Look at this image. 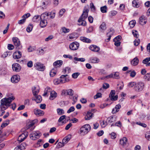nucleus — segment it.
<instances>
[{"label": "nucleus", "instance_id": "26", "mask_svg": "<svg viewBox=\"0 0 150 150\" xmlns=\"http://www.w3.org/2000/svg\"><path fill=\"white\" fill-rule=\"evenodd\" d=\"M90 62L96 63L99 62V59L97 57H92L90 58Z\"/></svg>", "mask_w": 150, "mask_h": 150}, {"label": "nucleus", "instance_id": "42", "mask_svg": "<svg viewBox=\"0 0 150 150\" xmlns=\"http://www.w3.org/2000/svg\"><path fill=\"white\" fill-rule=\"evenodd\" d=\"M136 83L134 82H131L129 83L128 84V86L129 88H132L136 86Z\"/></svg>", "mask_w": 150, "mask_h": 150}, {"label": "nucleus", "instance_id": "61", "mask_svg": "<svg viewBox=\"0 0 150 150\" xmlns=\"http://www.w3.org/2000/svg\"><path fill=\"white\" fill-rule=\"evenodd\" d=\"M90 7L91 8L92 11H95V7L93 3H90Z\"/></svg>", "mask_w": 150, "mask_h": 150}, {"label": "nucleus", "instance_id": "5", "mask_svg": "<svg viewBox=\"0 0 150 150\" xmlns=\"http://www.w3.org/2000/svg\"><path fill=\"white\" fill-rule=\"evenodd\" d=\"M41 133L38 131L34 132L32 134H30V139L33 140H35L38 139L41 136Z\"/></svg>", "mask_w": 150, "mask_h": 150}, {"label": "nucleus", "instance_id": "28", "mask_svg": "<svg viewBox=\"0 0 150 150\" xmlns=\"http://www.w3.org/2000/svg\"><path fill=\"white\" fill-rule=\"evenodd\" d=\"M68 80L65 79V80L62 79H55L54 81V83L56 85H57L59 84L60 83H64L65 82V81H67Z\"/></svg>", "mask_w": 150, "mask_h": 150}, {"label": "nucleus", "instance_id": "1", "mask_svg": "<svg viewBox=\"0 0 150 150\" xmlns=\"http://www.w3.org/2000/svg\"><path fill=\"white\" fill-rule=\"evenodd\" d=\"M15 99V97L12 96L2 99L1 100V104L0 105L1 111H3L7 109L10 106V103Z\"/></svg>", "mask_w": 150, "mask_h": 150}, {"label": "nucleus", "instance_id": "50", "mask_svg": "<svg viewBox=\"0 0 150 150\" xmlns=\"http://www.w3.org/2000/svg\"><path fill=\"white\" fill-rule=\"evenodd\" d=\"M100 28L101 30H104L106 29V27L105 23L104 22H103L100 26Z\"/></svg>", "mask_w": 150, "mask_h": 150}, {"label": "nucleus", "instance_id": "52", "mask_svg": "<svg viewBox=\"0 0 150 150\" xmlns=\"http://www.w3.org/2000/svg\"><path fill=\"white\" fill-rule=\"evenodd\" d=\"M75 110V108L74 106L71 107L69 109L67 110V113H69L73 111H74Z\"/></svg>", "mask_w": 150, "mask_h": 150}, {"label": "nucleus", "instance_id": "14", "mask_svg": "<svg viewBox=\"0 0 150 150\" xmlns=\"http://www.w3.org/2000/svg\"><path fill=\"white\" fill-rule=\"evenodd\" d=\"M63 64V61L61 60H58L55 62L53 64V66L57 68L60 67Z\"/></svg>", "mask_w": 150, "mask_h": 150}, {"label": "nucleus", "instance_id": "25", "mask_svg": "<svg viewBox=\"0 0 150 150\" xmlns=\"http://www.w3.org/2000/svg\"><path fill=\"white\" fill-rule=\"evenodd\" d=\"M57 96V93L54 91H52L50 93V99L51 100H53Z\"/></svg>", "mask_w": 150, "mask_h": 150}, {"label": "nucleus", "instance_id": "4", "mask_svg": "<svg viewBox=\"0 0 150 150\" xmlns=\"http://www.w3.org/2000/svg\"><path fill=\"white\" fill-rule=\"evenodd\" d=\"M144 86L145 84L144 82H139L136 83V86H134V89L136 92H140L143 90Z\"/></svg>", "mask_w": 150, "mask_h": 150}, {"label": "nucleus", "instance_id": "21", "mask_svg": "<svg viewBox=\"0 0 150 150\" xmlns=\"http://www.w3.org/2000/svg\"><path fill=\"white\" fill-rule=\"evenodd\" d=\"M127 143V139L124 137L120 140V144L123 146H125Z\"/></svg>", "mask_w": 150, "mask_h": 150}, {"label": "nucleus", "instance_id": "38", "mask_svg": "<svg viewBox=\"0 0 150 150\" xmlns=\"http://www.w3.org/2000/svg\"><path fill=\"white\" fill-rule=\"evenodd\" d=\"M57 114L60 115H62L64 113L63 109L60 108H57Z\"/></svg>", "mask_w": 150, "mask_h": 150}, {"label": "nucleus", "instance_id": "30", "mask_svg": "<svg viewBox=\"0 0 150 150\" xmlns=\"http://www.w3.org/2000/svg\"><path fill=\"white\" fill-rule=\"evenodd\" d=\"M41 15L40 16L39 15L35 16L33 18L32 20L33 22H37L40 21L41 19Z\"/></svg>", "mask_w": 150, "mask_h": 150}, {"label": "nucleus", "instance_id": "47", "mask_svg": "<svg viewBox=\"0 0 150 150\" xmlns=\"http://www.w3.org/2000/svg\"><path fill=\"white\" fill-rule=\"evenodd\" d=\"M120 78L119 74L118 72H116L113 74V78L115 79H119Z\"/></svg>", "mask_w": 150, "mask_h": 150}, {"label": "nucleus", "instance_id": "15", "mask_svg": "<svg viewBox=\"0 0 150 150\" xmlns=\"http://www.w3.org/2000/svg\"><path fill=\"white\" fill-rule=\"evenodd\" d=\"M71 137V135L69 134L65 137L62 140V142L63 144H65L68 142Z\"/></svg>", "mask_w": 150, "mask_h": 150}, {"label": "nucleus", "instance_id": "18", "mask_svg": "<svg viewBox=\"0 0 150 150\" xmlns=\"http://www.w3.org/2000/svg\"><path fill=\"white\" fill-rule=\"evenodd\" d=\"M27 137V135H25L24 133H22L19 136L18 138V141L19 142H21L26 138Z\"/></svg>", "mask_w": 150, "mask_h": 150}, {"label": "nucleus", "instance_id": "23", "mask_svg": "<svg viewBox=\"0 0 150 150\" xmlns=\"http://www.w3.org/2000/svg\"><path fill=\"white\" fill-rule=\"evenodd\" d=\"M117 117L115 116H112L108 117L107 119L108 122L111 123L115 122L116 120Z\"/></svg>", "mask_w": 150, "mask_h": 150}, {"label": "nucleus", "instance_id": "31", "mask_svg": "<svg viewBox=\"0 0 150 150\" xmlns=\"http://www.w3.org/2000/svg\"><path fill=\"white\" fill-rule=\"evenodd\" d=\"M84 19L81 18V20L79 21V19L78 20V22L79 23L78 25H82L85 26L86 25V23Z\"/></svg>", "mask_w": 150, "mask_h": 150}, {"label": "nucleus", "instance_id": "8", "mask_svg": "<svg viewBox=\"0 0 150 150\" xmlns=\"http://www.w3.org/2000/svg\"><path fill=\"white\" fill-rule=\"evenodd\" d=\"M79 46V43L77 42H73L69 45L70 49L72 50H77Z\"/></svg>", "mask_w": 150, "mask_h": 150}, {"label": "nucleus", "instance_id": "51", "mask_svg": "<svg viewBox=\"0 0 150 150\" xmlns=\"http://www.w3.org/2000/svg\"><path fill=\"white\" fill-rule=\"evenodd\" d=\"M100 125L103 127H105L107 125V122H106L105 123L104 120L100 121Z\"/></svg>", "mask_w": 150, "mask_h": 150}, {"label": "nucleus", "instance_id": "41", "mask_svg": "<svg viewBox=\"0 0 150 150\" xmlns=\"http://www.w3.org/2000/svg\"><path fill=\"white\" fill-rule=\"evenodd\" d=\"M92 114L90 112H88L85 117V120H90Z\"/></svg>", "mask_w": 150, "mask_h": 150}, {"label": "nucleus", "instance_id": "35", "mask_svg": "<svg viewBox=\"0 0 150 150\" xmlns=\"http://www.w3.org/2000/svg\"><path fill=\"white\" fill-rule=\"evenodd\" d=\"M146 22V21L144 19L143 17H141L139 18V23L142 25H143L145 24Z\"/></svg>", "mask_w": 150, "mask_h": 150}, {"label": "nucleus", "instance_id": "24", "mask_svg": "<svg viewBox=\"0 0 150 150\" xmlns=\"http://www.w3.org/2000/svg\"><path fill=\"white\" fill-rule=\"evenodd\" d=\"M139 62V59L137 57H136L131 61V63L132 65L136 66L138 64Z\"/></svg>", "mask_w": 150, "mask_h": 150}, {"label": "nucleus", "instance_id": "16", "mask_svg": "<svg viewBox=\"0 0 150 150\" xmlns=\"http://www.w3.org/2000/svg\"><path fill=\"white\" fill-rule=\"evenodd\" d=\"M34 114L38 116H40L43 115L44 112L40 110L35 109L34 110Z\"/></svg>", "mask_w": 150, "mask_h": 150}, {"label": "nucleus", "instance_id": "29", "mask_svg": "<svg viewBox=\"0 0 150 150\" xmlns=\"http://www.w3.org/2000/svg\"><path fill=\"white\" fill-rule=\"evenodd\" d=\"M32 90L33 94L34 96L37 95L39 92V90L38 88L36 89V87L35 86L32 88Z\"/></svg>", "mask_w": 150, "mask_h": 150}, {"label": "nucleus", "instance_id": "44", "mask_svg": "<svg viewBox=\"0 0 150 150\" xmlns=\"http://www.w3.org/2000/svg\"><path fill=\"white\" fill-rule=\"evenodd\" d=\"M70 71V68L69 67H67L65 68L62 71V72L64 74H68Z\"/></svg>", "mask_w": 150, "mask_h": 150}, {"label": "nucleus", "instance_id": "3", "mask_svg": "<svg viewBox=\"0 0 150 150\" xmlns=\"http://www.w3.org/2000/svg\"><path fill=\"white\" fill-rule=\"evenodd\" d=\"M91 127L89 124H86L82 126L80 129V133L82 135L87 134L91 130Z\"/></svg>", "mask_w": 150, "mask_h": 150}, {"label": "nucleus", "instance_id": "34", "mask_svg": "<svg viewBox=\"0 0 150 150\" xmlns=\"http://www.w3.org/2000/svg\"><path fill=\"white\" fill-rule=\"evenodd\" d=\"M113 32H111V30H110L109 32L107 33L106 35L107 37H108V38L107 39V40H106V42L109 41L111 38V37L113 34Z\"/></svg>", "mask_w": 150, "mask_h": 150}, {"label": "nucleus", "instance_id": "11", "mask_svg": "<svg viewBox=\"0 0 150 150\" xmlns=\"http://www.w3.org/2000/svg\"><path fill=\"white\" fill-rule=\"evenodd\" d=\"M62 93L63 95L72 96L74 92L71 89H69L62 90Z\"/></svg>", "mask_w": 150, "mask_h": 150}, {"label": "nucleus", "instance_id": "37", "mask_svg": "<svg viewBox=\"0 0 150 150\" xmlns=\"http://www.w3.org/2000/svg\"><path fill=\"white\" fill-rule=\"evenodd\" d=\"M144 79L146 81L150 80V72L146 74L144 76Z\"/></svg>", "mask_w": 150, "mask_h": 150}, {"label": "nucleus", "instance_id": "36", "mask_svg": "<svg viewBox=\"0 0 150 150\" xmlns=\"http://www.w3.org/2000/svg\"><path fill=\"white\" fill-rule=\"evenodd\" d=\"M56 69L54 68L52 69L50 72V76L51 77H53L56 74Z\"/></svg>", "mask_w": 150, "mask_h": 150}, {"label": "nucleus", "instance_id": "13", "mask_svg": "<svg viewBox=\"0 0 150 150\" xmlns=\"http://www.w3.org/2000/svg\"><path fill=\"white\" fill-rule=\"evenodd\" d=\"M20 80V77L18 75H15L13 76L11 79V81L12 83H17Z\"/></svg>", "mask_w": 150, "mask_h": 150}, {"label": "nucleus", "instance_id": "57", "mask_svg": "<svg viewBox=\"0 0 150 150\" xmlns=\"http://www.w3.org/2000/svg\"><path fill=\"white\" fill-rule=\"evenodd\" d=\"M25 18H22V19L20 20H19L18 22V23L19 24H23L25 22Z\"/></svg>", "mask_w": 150, "mask_h": 150}, {"label": "nucleus", "instance_id": "56", "mask_svg": "<svg viewBox=\"0 0 150 150\" xmlns=\"http://www.w3.org/2000/svg\"><path fill=\"white\" fill-rule=\"evenodd\" d=\"M115 91L114 90H112L111 91L110 93L109 94V97L111 98L112 96H114L115 94Z\"/></svg>", "mask_w": 150, "mask_h": 150}, {"label": "nucleus", "instance_id": "33", "mask_svg": "<svg viewBox=\"0 0 150 150\" xmlns=\"http://www.w3.org/2000/svg\"><path fill=\"white\" fill-rule=\"evenodd\" d=\"M80 40L84 42L88 43H90L91 42V40L85 37H81L80 38Z\"/></svg>", "mask_w": 150, "mask_h": 150}, {"label": "nucleus", "instance_id": "63", "mask_svg": "<svg viewBox=\"0 0 150 150\" xmlns=\"http://www.w3.org/2000/svg\"><path fill=\"white\" fill-rule=\"evenodd\" d=\"M109 85L108 83H105L103 84V87L105 89H107L109 87Z\"/></svg>", "mask_w": 150, "mask_h": 150}, {"label": "nucleus", "instance_id": "62", "mask_svg": "<svg viewBox=\"0 0 150 150\" xmlns=\"http://www.w3.org/2000/svg\"><path fill=\"white\" fill-rule=\"evenodd\" d=\"M117 13V11H110V16H114Z\"/></svg>", "mask_w": 150, "mask_h": 150}, {"label": "nucleus", "instance_id": "19", "mask_svg": "<svg viewBox=\"0 0 150 150\" xmlns=\"http://www.w3.org/2000/svg\"><path fill=\"white\" fill-rule=\"evenodd\" d=\"M38 122V120L37 119H35L30 122H29L27 125V128L29 129L32 127L35 123Z\"/></svg>", "mask_w": 150, "mask_h": 150}, {"label": "nucleus", "instance_id": "22", "mask_svg": "<svg viewBox=\"0 0 150 150\" xmlns=\"http://www.w3.org/2000/svg\"><path fill=\"white\" fill-rule=\"evenodd\" d=\"M121 106L119 104L116 105L115 108H113L112 110V113L113 114L115 113L116 112H118L119 109L120 108Z\"/></svg>", "mask_w": 150, "mask_h": 150}, {"label": "nucleus", "instance_id": "53", "mask_svg": "<svg viewBox=\"0 0 150 150\" xmlns=\"http://www.w3.org/2000/svg\"><path fill=\"white\" fill-rule=\"evenodd\" d=\"M132 33L133 35L135 37L137 38L138 37L139 35L137 31L136 30H133L132 31Z\"/></svg>", "mask_w": 150, "mask_h": 150}, {"label": "nucleus", "instance_id": "49", "mask_svg": "<svg viewBox=\"0 0 150 150\" xmlns=\"http://www.w3.org/2000/svg\"><path fill=\"white\" fill-rule=\"evenodd\" d=\"M68 76L67 74L66 75H63L61 76L60 77V79H62L63 80H65V79L68 80L67 81H65V82H67L69 81V79H68L66 77L67 76Z\"/></svg>", "mask_w": 150, "mask_h": 150}, {"label": "nucleus", "instance_id": "20", "mask_svg": "<svg viewBox=\"0 0 150 150\" xmlns=\"http://www.w3.org/2000/svg\"><path fill=\"white\" fill-rule=\"evenodd\" d=\"M34 98H32V100H35L37 103H40L42 100V97L40 96H35Z\"/></svg>", "mask_w": 150, "mask_h": 150}, {"label": "nucleus", "instance_id": "64", "mask_svg": "<svg viewBox=\"0 0 150 150\" xmlns=\"http://www.w3.org/2000/svg\"><path fill=\"white\" fill-rule=\"evenodd\" d=\"M121 38V37L120 36L118 35L115 37L113 39V41H120Z\"/></svg>", "mask_w": 150, "mask_h": 150}, {"label": "nucleus", "instance_id": "40", "mask_svg": "<svg viewBox=\"0 0 150 150\" xmlns=\"http://www.w3.org/2000/svg\"><path fill=\"white\" fill-rule=\"evenodd\" d=\"M61 30L62 31V32L66 33H69L70 31V29L65 27H63L62 28Z\"/></svg>", "mask_w": 150, "mask_h": 150}, {"label": "nucleus", "instance_id": "10", "mask_svg": "<svg viewBox=\"0 0 150 150\" xmlns=\"http://www.w3.org/2000/svg\"><path fill=\"white\" fill-rule=\"evenodd\" d=\"M12 68L13 71L16 72H18L21 70V67L19 64L14 63L12 65Z\"/></svg>", "mask_w": 150, "mask_h": 150}, {"label": "nucleus", "instance_id": "2", "mask_svg": "<svg viewBox=\"0 0 150 150\" xmlns=\"http://www.w3.org/2000/svg\"><path fill=\"white\" fill-rule=\"evenodd\" d=\"M49 14L47 12H45L41 15V19L40 24L41 28H44L46 26L47 24V20L48 18Z\"/></svg>", "mask_w": 150, "mask_h": 150}, {"label": "nucleus", "instance_id": "9", "mask_svg": "<svg viewBox=\"0 0 150 150\" xmlns=\"http://www.w3.org/2000/svg\"><path fill=\"white\" fill-rule=\"evenodd\" d=\"M89 10L88 8H85L83 11V13L79 18V21L81 20V18L85 19L88 17Z\"/></svg>", "mask_w": 150, "mask_h": 150}, {"label": "nucleus", "instance_id": "7", "mask_svg": "<svg viewBox=\"0 0 150 150\" xmlns=\"http://www.w3.org/2000/svg\"><path fill=\"white\" fill-rule=\"evenodd\" d=\"M12 40L14 44L17 49L20 50L22 48V46L21 45L19 40L17 37H13L12 38Z\"/></svg>", "mask_w": 150, "mask_h": 150}, {"label": "nucleus", "instance_id": "17", "mask_svg": "<svg viewBox=\"0 0 150 150\" xmlns=\"http://www.w3.org/2000/svg\"><path fill=\"white\" fill-rule=\"evenodd\" d=\"M89 48L91 51L95 52H98L100 50V48L99 47L94 45L90 46Z\"/></svg>", "mask_w": 150, "mask_h": 150}, {"label": "nucleus", "instance_id": "45", "mask_svg": "<svg viewBox=\"0 0 150 150\" xmlns=\"http://www.w3.org/2000/svg\"><path fill=\"white\" fill-rule=\"evenodd\" d=\"M33 26L32 24L29 25L26 28V30L28 33L30 32L32 30Z\"/></svg>", "mask_w": 150, "mask_h": 150}, {"label": "nucleus", "instance_id": "27", "mask_svg": "<svg viewBox=\"0 0 150 150\" xmlns=\"http://www.w3.org/2000/svg\"><path fill=\"white\" fill-rule=\"evenodd\" d=\"M76 33H73L69 35V38L71 40H76L77 38Z\"/></svg>", "mask_w": 150, "mask_h": 150}, {"label": "nucleus", "instance_id": "12", "mask_svg": "<svg viewBox=\"0 0 150 150\" xmlns=\"http://www.w3.org/2000/svg\"><path fill=\"white\" fill-rule=\"evenodd\" d=\"M13 57L15 59H18L21 57L22 53L20 51L15 52L13 55Z\"/></svg>", "mask_w": 150, "mask_h": 150}, {"label": "nucleus", "instance_id": "32", "mask_svg": "<svg viewBox=\"0 0 150 150\" xmlns=\"http://www.w3.org/2000/svg\"><path fill=\"white\" fill-rule=\"evenodd\" d=\"M74 62L75 64L77 63V61L84 62L85 61V59L83 58H78L76 57H75L74 58Z\"/></svg>", "mask_w": 150, "mask_h": 150}, {"label": "nucleus", "instance_id": "59", "mask_svg": "<svg viewBox=\"0 0 150 150\" xmlns=\"http://www.w3.org/2000/svg\"><path fill=\"white\" fill-rule=\"evenodd\" d=\"M14 48L13 45L11 44H8V48L9 50H12Z\"/></svg>", "mask_w": 150, "mask_h": 150}, {"label": "nucleus", "instance_id": "55", "mask_svg": "<svg viewBox=\"0 0 150 150\" xmlns=\"http://www.w3.org/2000/svg\"><path fill=\"white\" fill-rule=\"evenodd\" d=\"M101 93H98L94 96V98L95 99H96L98 98L101 97Z\"/></svg>", "mask_w": 150, "mask_h": 150}, {"label": "nucleus", "instance_id": "60", "mask_svg": "<svg viewBox=\"0 0 150 150\" xmlns=\"http://www.w3.org/2000/svg\"><path fill=\"white\" fill-rule=\"evenodd\" d=\"M27 65L28 67L31 68L33 66L32 61H28L27 63Z\"/></svg>", "mask_w": 150, "mask_h": 150}, {"label": "nucleus", "instance_id": "39", "mask_svg": "<svg viewBox=\"0 0 150 150\" xmlns=\"http://www.w3.org/2000/svg\"><path fill=\"white\" fill-rule=\"evenodd\" d=\"M136 23V22L135 20H132L130 21L129 23V27L131 28H133L134 26Z\"/></svg>", "mask_w": 150, "mask_h": 150}, {"label": "nucleus", "instance_id": "58", "mask_svg": "<svg viewBox=\"0 0 150 150\" xmlns=\"http://www.w3.org/2000/svg\"><path fill=\"white\" fill-rule=\"evenodd\" d=\"M65 117L66 116L65 115H63L61 116L59 118V119L58 120V122H61L62 121H63L64 119H65Z\"/></svg>", "mask_w": 150, "mask_h": 150}, {"label": "nucleus", "instance_id": "43", "mask_svg": "<svg viewBox=\"0 0 150 150\" xmlns=\"http://www.w3.org/2000/svg\"><path fill=\"white\" fill-rule=\"evenodd\" d=\"M138 1L137 0H134L132 2L133 6L134 7L138 8L139 7V5L138 4Z\"/></svg>", "mask_w": 150, "mask_h": 150}, {"label": "nucleus", "instance_id": "6", "mask_svg": "<svg viewBox=\"0 0 150 150\" xmlns=\"http://www.w3.org/2000/svg\"><path fill=\"white\" fill-rule=\"evenodd\" d=\"M34 66L35 69L39 71H44L45 69L44 65L40 62L36 63Z\"/></svg>", "mask_w": 150, "mask_h": 150}, {"label": "nucleus", "instance_id": "54", "mask_svg": "<svg viewBox=\"0 0 150 150\" xmlns=\"http://www.w3.org/2000/svg\"><path fill=\"white\" fill-rule=\"evenodd\" d=\"M80 73L78 72L75 73H73L72 75V77L74 79H76L78 76L79 75Z\"/></svg>", "mask_w": 150, "mask_h": 150}, {"label": "nucleus", "instance_id": "48", "mask_svg": "<svg viewBox=\"0 0 150 150\" xmlns=\"http://www.w3.org/2000/svg\"><path fill=\"white\" fill-rule=\"evenodd\" d=\"M49 14V16L51 18H54L55 16V13L53 12H47Z\"/></svg>", "mask_w": 150, "mask_h": 150}, {"label": "nucleus", "instance_id": "46", "mask_svg": "<svg viewBox=\"0 0 150 150\" xmlns=\"http://www.w3.org/2000/svg\"><path fill=\"white\" fill-rule=\"evenodd\" d=\"M107 6H106L100 7V10L103 13H105L107 12Z\"/></svg>", "mask_w": 150, "mask_h": 150}]
</instances>
